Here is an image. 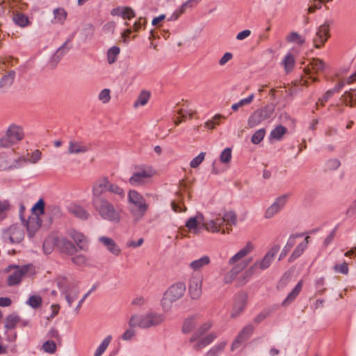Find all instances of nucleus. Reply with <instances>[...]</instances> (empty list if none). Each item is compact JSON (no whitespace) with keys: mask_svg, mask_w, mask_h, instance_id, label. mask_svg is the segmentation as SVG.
<instances>
[{"mask_svg":"<svg viewBox=\"0 0 356 356\" xmlns=\"http://www.w3.org/2000/svg\"><path fill=\"white\" fill-rule=\"evenodd\" d=\"M68 236L74 241L76 247L81 250L86 251L88 249L87 238L81 233L75 229H70Z\"/></svg>","mask_w":356,"mask_h":356,"instance_id":"a211bd4d","label":"nucleus"},{"mask_svg":"<svg viewBox=\"0 0 356 356\" xmlns=\"http://www.w3.org/2000/svg\"><path fill=\"white\" fill-rule=\"evenodd\" d=\"M258 268V263H254L250 268H248L243 274V282L245 284L248 279L256 273L257 269Z\"/></svg>","mask_w":356,"mask_h":356,"instance_id":"13d9d810","label":"nucleus"},{"mask_svg":"<svg viewBox=\"0 0 356 356\" xmlns=\"http://www.w3.org/2000/svg\"><path fill=\"white\" fill-rule=\"evenodd\" d=\"M254 327L251 325H247L245 326L241 331L236 336L234 341L232 342L231 346V350L233 351L241 346L243 342L246 341L253 333Z\"/></svg>","mask_w":356,"mask_h":356,"instance_id":"2eb2a0df","label":"nucleus"},{"mask_svg":"<svg viewBox=\"0 0 356 356\" xmlns=\"http://www.w3.org/2000/svg\"><path fill=\"white\" fill-rule=\"evenodd\" d=\"M202 227L204 228V229L209 232H220V229H218V227L216 226V222H215L214 219L208 221H204V220L202 222Z\"/></svg>","mask_w":356,"mask_h":356,"instance_id":"c03bdc74","label":"nucleus"},{"mask_svg":"<svg viewBox=\"0 0 356 356\" xmlns=\"http://www.w3.org/2000/svg\"><path fill=\"white\" fill-rule=\"evenodd\" d=\"M99 241L107 248L110 252L114 255L118 256L120 254V248L118 247L115 241L111 238L101 236L99 238Z\"/></svg>","mask_w":356,"mask_h":356,"instance_id":"b1692460","label":"nucleus"},{"mask_svg":"<svg viewBox=\"0 0 356 356\" xmlns=\"http://www.w3.org/2000/svg\"><path fill=\"white\" fill-rule=\"evenodd\" d=\"M122 17L124 19H131L135 17V13L134 10L129 7L123 8V13Z\"/></svg>","mask_w":356,"mask_h":356,"instance_id":"774afa93","label":"nucleus"},{"mask_svg":"<svg viewBox=\"0 0 356 356\" xmlns=\"http://www.w3.org/2000/svg\"><path fill=\"white\" fill-rule=\"evenodd\" d=\"M15 77V71H10L7 74L4 75L0 81V88L7 89L13 83Z\"/></svg>","mask_w":356,"mask_h":356,"instance_id":"7c9ffc66","label":"nucleus"},{"mask_svg":"<svg viewBox=\"0 0 356 356\" xmlns=\"http://www.w3.org/2000/svg\"><path fill=\"white\" fill-rule=\"evenodd\" d=\"M45 203L42 198H40L32 207L33 214H38V216L44 214Z\"/></svg>","mask_w":356,"mask_h":356,"instance_id":"37998d69","label":"nucleus"},{"mask_svg":"<svg viewBox=\"0 0 356 356\" xmlns=\"http://www.w3.org/2000/svg\"><path fill=\"white\" fill-rule=\"evenodd\" d=\"M280 210L273 203L266 209L265 212L266 218H271Z\"/></svg>","mask_w":356,"mask_h":356,"instance_id":"0e129e2a","label":"nucleus"},{"mask_svg":"<svg viewBox=\"0 0 356 356\" xmlns=\"http://www.w3.org/2000/svg\"><path fill=\"white\" fill-rule=\"evenodd\" d=\"M57 285L61 291V293L65 296L69 307H71L79 293L77 285L68 283L67 278L64 277L58 279Z\"/></svg>","mask_w":356,"mask_h":356,"instance_id":"1a4fd4ad","label":"nucleus"},{"mask_svg":"<svg viewBox=\"0 0 356 356\" xmlns=\"http://www.w3.org/2000/svg\"><path fill=\"white\" fill-rule=\"evenodd\" d=\"M290 197V194H284L280 197H278L273 204L277 206V207L281 210L284 206L286 204L289 197Z\"/></svg>","mask_w":356,"mask_h":356,"instance_id":"864d4df0","label":"nucleus"},{"mask_svg":"<svg viewBox=\"0 0 356 356\" xmlns=\"http://www.w3.org/2000/svg\"><path fill=\"white\" fill-rule=\"evenodd\" d=\"M224 221L227 226L235 225L236 224V215L233 211H227L223 215Z\"/></svg>","mask_w":356,"mask_h":356,"instance_id":"a18cd8bd","label":"nucleus"},{"mask_svg":"<svg viewBox=\"0 0 356 356\" xmlns=\"http://www.w3.org/2000/svg\"><path fill=\"white\" fill-rule=\"evenodd\" d=\"M332 24V20L327 19L322 25L318 28L317 31L313 38L314 46L316 48L318 49L322 47L329 38L330 27Z\"/></svg>","mask_w":356,"mask_h":356,"instance_id":"9b49d317","label":"nucleus"},{"mask_svg":"<svg viewBox=\"0 0 356 356\" xmlns=\"http://www.w3.org/2000/svg\"><path fill=\"white\" fill-rule=\"evenodd\" d=\"M26 162L24 157L18 156L17 158H11L10 156L1 157L0 159V169L2 170L17 168L22 162Z\"/></svg>","mask_w":356,"mask_h":356,"instance_id":"6ab92c4d","label":"nucleus"},{"mask_svg":"<svg viewBox=\"0 0 356 356\" xmlns=\"http://www.w3.org/2000/svg\"><path fill=\"white\" fill-rule=\"evenodd\" d=\"M128 202L130 213L136 220L141 219L149 209V204L144 197L135 190L129 191Z\"/></svg>","mask_w":356,"mask_h":356,"instance_id":"7ed1b4c3","label":"nucleus"},{"mask_svg":"<svg viewBox=\"0 0 356 356\" xmlns=\"http://www.w3.org/2000/svg\"><path fill=\"white\" fill-rule=\"evenodd\" d=\"M53 13L55 22L63 24L67 15L66 10L63 8H58L54 9Z\"/></svg>","mask_w":356,"mask_h":356,"instance_id":"72a5a7b5","label":"nucleus"},{"mask_svg":"<svg viewBox=\"0 0 356 356\" xmlns=\"http://www.w3.org/2000/svg\"><path fill=\"white\" fill-rule=\"evenodd\" d=\"M72 261L76 266H82L87 262V258L83 254H78L72 258Z\"/></svg>","mask_w":356,"mask_h":356,"instance_id":"e2e57ef3","label":"nucleus"},{"mask_svg":"<svg viewBox=\"0 0 356 356\" xmlns=\"http://www.w3.org/2000/svg\"><path fill=\"white\" fill-rule=\"evenodd\" d=\"M42 349L45 353L54 354L56 351V344L53 341H47L43 343Z\"/></svg>","mask_w":356,"mask_h":356,"instance_id":"3c124183","label":"nucleus"},{"mask_svg":"<svg viewBox=\"0 0 356 356\" xmlns=\"http://www.w3.org/2000/svg\"><path fill=\"white\" fill-rule=\"evenodd\" d=\"M353 94L350 92H346L341 97L342 102L347 106L353 107Z\"/></svg>","mask_w":356,"mask_h":356,"instance_id":"6e6d98bb","label":"nucleus"},{"mask_svg":"<svg viewBox=\"0 0 356 356\" xmlns=\"http://www.w3.org/2000/svg\"><path fill=\"white\" fill-rule=\"evenodd\" d=\"M42 225V220L38 214H31L26 222L28 234L33 237Z\"/></svg>","mask_w":356,"mask_h":356,"instance_id":"f3484780","label":"nucleus"},{"mask_svg":"<svg viewBox=\"0 0 356 356\" xmlns=\"http://www.w3.org/2000/svg\"><path fill=\"white\" fill-rule=\"evenodd\" d=\"M248 296L244 293H240L236 297L233 310L231 314L232 318L238 316L245 309L247 303Z\"/></svg>","mask_w":356,"mask_h":356,"instance_id":"aec40b11","label":"nucleus"},{"mask_svg":"<svg viewBox=\"0 0 356 356\" xmlns=\"http://www.w3.org/2000/svg\"><path fill=\"white\" fill-rule=\"evenodd\" d=\"M282 64L286 72H291L295 64V59L291 54H288L284 58Z\"/></svg>","mask_w":356,"mask_h":356,"instance_id":"a19ab883","label":"nucleus"},{"mask_svg":"<svg viewBox=\"0 0 356 356\" xmlns=\"http://www.w3.org/2000/svg\"><path fill=\"white\" fill-rule=\"evenodd\" d=\"M186 291V285L182 282H178L171 285L164 293L161 300L163 310L168 311L174 302L181 299Z\"/></svg>","mask_w":356,"mask_h":356,"instance_id":"20e7f679","label":"nucleus"},{"mask_svg":"<svg viewBox=\"0 0 356 356\" xmlns=\"http://www.w3.org/2000/svg\"><path fill=\"white\" fill-rule=\"evenodd\" d=\"M286 40L289 42L296 43L298 44H302L305 42V39L296 32H291L287 36Z\"/></svg>","mask_w":356,"mask_h":356,"instance_id":"de8ad7c7","label":"nucleus"},{"mask_svg":"<svg viewBox=\"0 0 356 356\" xmlns=\"http://www.w3.org/2000/svg\"><path fill=\"white\" fill-rule=\"evenodd\" d=\"M275 106L273 104L255 110L248 119V128H253L259 125L263 121L268 119L273 114Z\"/></svg>","mask_w":356,"mask_h":356,"instance_id":"6e6552de","label":"nucleus"},{"mask_svg":"<svg viewBox=\"0 0 356 356\" xmlns=\"http://www.w3.org/2000/svg\"><path fill=\"white\" fill-rule=\"evenodd\" d=\"M249 262L242 261L237 264L234 268L230 270L225 276L224 281L225 283L232 282L237 276V275L243 270L248 265Z\"/></svg>","mask_w":356,"mask_h":356,"instance_id":"5701e85b","label":"nucleus"},{"mask_svg":"<svg viewBox=\"0 0 356 356\" xmlns=\"http://www.w3.org/2000/svg\"><path fill=\"white\" fill-rule=\"evenodd\" d=\"M27 303L34 309H37L42 305V298L39 296H31L28 301Z\"/></svg>","mask_w":356,"mask_h":356,"instance_id":"603ef678","label":"nucleus"},{"mask_svg":"<svg viewBox=\"0 0 356 356\" xmlns=\"http://www.w3.org/2000/svg\"><path fill=\"white\" fill-rule=\"evenodd\" d=\"M111 339L112 337L111 335L107 336L95 350L94 356H102L108 348Z\"/></svg>","mask_w":356,"mask_h":356,"instance_id":"4c0bfd02","label":"nucleus"},{"mask_svg":"<svg viewBox=\"0 0 356 356\" xmlns=\"http://www.w3.org/2000/svg\"><path fill=\"white\" fill-rule=\"evenodd\" d=\"M70 49L67 46V42H65L54 54L53 60L58 62L60 58Z\"/></svg>","mask_w":356,"mask_h":356,"instance_id":"09e8293b","label":"nucleus"},{"mask_svg":"<svg viewBox=\"0 0 356 356\" xmlns=\"http://www.w3.org/2000/svg\"><path fill=\"white\" fill-rule=\"evenodd\" d=\"M211 262L210 257L207 255H204L201 258L193 261L190 264V267L193 270H199L204 268V266L209 265Z\"/></svg>","mask_w":356,"mask_h":356,"instance_id":"c85d7f7f","label":"nucleus"},{"mask_svg":"<svg viewBox=\"0 0 356 356\" xmlns=\"http://www.w3.org/2000/svg\"><path fill=\"white\" fill-rule=\"evenodd\" d=\"M156 175V170L150 165H141L135 167V172L129 179V183L135 186H144Z\"/></svg>","mask_w":356,"mask_h":356,"instance_id":"0eeeda50","label":"nucleus"},{"mask_svg":"<svg viewBox=\"0 0 356 356\" xmlns=\"http://www.w3.org/2000/svg\"><path fill=\"white\" fill-rule=\"evenodd\" d=\"M165 317L163 314L156 312H148L140 317L133 316L131 317L129 325L130 327L138 325L141 328H149L163 323Z\"/></svg>","mask_w":356,"mask_h":356,"instance_id":"39448f33","label":"nucleus"},{"mask_svg":"<svg viewBox=\"0 0 356 356\" xmlns=\"http://www.w3.org/2000/svg\"><path fill=\"white\" fill-rule=\"evenodd\" d=\"M149 97L150 92L146 90H143L134 102V106L136 108L139 106H145L149 101Z\"/></svg>","mask_w":356,"mask_h":356,"instance_id":"f704fd0d","label":"nucleus"},{"mask_svg":"<svg viewBox=\"0 0 356 356\" xmlns=\"http://www.w3.org/2000/svg\"><path fill=\"white\" fill-rule=\"evenodd\" d=\"M302 281L300 280L296 286L294 287V289L291 291V293L287 296V297L285 298V300L282 302V305L286 306L289 305L291 302H292L298 296L300 292L302 290Z\"/></svg>","mask_w":356,"mask_h":356,"instance_id":"c756f323","label":"nucleus"},{"mask_svg":"<svg viewBox=\"0 0 356 356\" xmlns=\"http://www.w3.org/2000/svg\"><path fill=\"white\" fill-rule=\"evenodd\" d=\"M120 48L116 46H113L108 50L107 60L109 64H113L115 62L117 57L120 54Z\"/></svg>","mask_w":356,"mask_h":356,"instance_id":"ea45409f","label":"nucleus"},{"mask_svg":"<svg viewBox=\"0 0 356 356\" xmlns=\"http://www.w3.org/2000/svg\"><path fill=\"white\" fill-rule=\"evenodd\" d=\"M111 91L109 89L102 90L98 96L99 99L104 104L108 103L111 99Z\"/></svg>","mask_w":356,"mask_h":356,"instance_id":"680f3d73","label":"nucleus"},{"mask_svg":"<svg viewBox=\"0 0 356 356\" xmlns=\"http://www.w3.org/2000/svg\"><path fill=\"white\" fill-rule=\"evenodd\" d=\"M108 179L106 177L97 179L92 187V199L91 200L105 198L103 194L108 191Z\"/></svg>","mask_w":356,"mask_h":356,"instance_id":"ddd939ff","label":"nucleus"},{"mask_svg":"<svg viewBox=\"0 0 356 356\" xmlns=\"http://www.w3.org/2000/svg\"><path fill=\"white\" fill-rule=\"evenodd\" d=\"M91 204L95 211L102 219L115 223L120 221V212L116 209L114 204L106 197L91 200Z\"/></svg>","mask_w":356,"mask_h":356,"instance_id":"f257e3e1","label":"nucleus"},{"mask_svg":"<svg viewBox=\"0 0 356 356\" xmlns=\"http://www.w3.org/2000/svg\"><path fill=\"white\" fill-rule=\"evenodd\" d=\"M258 268V263H254L250 268H248L243 274V282L245 284L248 279L256 273L257 269Z\"/></svg>","mask_w":356,"mask_h":356,"instance_id":"bf43d9fd","label":"nucleus"},{"mask_svg":"<svg viewBox=\"0 0 356 356\" xmlns=\"http://www.w3.org/2000/svg\"><path fill=\"white\" fill-rule=\"evenodd\" d=\"M227 346L226 341H222L218 344L211 348L209 351L207 352L205 356H218L222 353L225 348Z\"/></svg>","mask_w":356,"mask_h":356,"instance_id":"473e14b6","label":"nucleus"},{"mask_svg":"<svg viewBox=\"0 0 356 356\" xmlns=\"http://www.w3.org/2000/svg\"><path fill=\"white\" fill-rule=\"evenodd\" d=\"M58 247L61 252L68 255H73L77 252L78 248L72 242L66 238H61L58 241Z\"/></svg>","mask_w":356,"mask_h":356,"instance_id":"a878e982","label":"nucleus"},{"mask_svg":"<svg viewBox=\"0 0 356 356\" xmlns=\"http://www.w3.org/2000/svg\"><path fill=\"white\" fill-rule=\"evenodd\" d=\"M13 21L17 25L21 27H26L29 24L28 17L22 13H17L15 15H14Z\"/></svg>","mask_w":356,"mask_h":356,"instance_id":"c9c22d12","label":"nucleus"},{"mask_svg":"<svg viewBox=\"0 0 356 356\" xmlns=\"http://www.w3.org/2000/svg\"><path fill=\"white\" fill-rule=\"evenodd\" d=\"M222 118V116L219 114L216 115L213 120H209L205 122V127L209 129H213L215 128V126L218 124V120Z\"/></svg>","mask_w":356,"mask_h":356,"instance_id":"69168bd1","label":"nucleus"},{"mask_svg":"<svg viewBox=\"0 0 356 356\" xmlns=\"http://www.w3.org/2000/svg\"><path fill=\"white\" fill-rule=\"evenodd\" d=\"M220 161L224 163H229L232 159V149L229 147L225 148L220 154Z\"/></svg>","mask_w":356,"mask_h":356,"instance_id":"052dcab7","label":"nucleus"},{"mask_svg":"<svg viewBox=\"0 0 356 356\" xmlns=\"http://www.w3.org/2000/svg\"><path fill=\"white\" fill-rule=\"evenodd\" d=\"M325 67V63L319 58H314L309 63L307 67L305 69L306 75H309L313 82L318 81L317 77H313L312 74H317L322 72Z\"/></svg>","mask_w":356,"mask_h":356,"instance_id":"4468645a","label":"nucleus"},{"mask_svg":"<svg viewBox=\"0 0 356 356\" xmlns=\"http://www.w3.org/2000/svg\"><path fill=\"white\" fill-rule=\"evenodd\" d=\"M69 212L74 216L81 219L87 220L90 218V213L82 206L79 204H73L69 207Z\"/></svg>","mask_w":356,"mask_h":356,"instance_id":"393cba45","label":"nucleus"},{"mask_svg":"<svg viewBox=\"0 0 356 356\" xmlns=\"http://www.w3.org/2000/svg\"><path fill=\"white\" fill-rule=\"evenodd\" d=\"M90 149V145L75 140L69 142L67 153L69 154H84Z\"/></svg>","mask_w":356,"mask_h":356,"instance_id":"412c9836","label":"nucleus"},{"mask_svg":"<svg viewBox=\"0 0 356 356\" xmlns=\"http://www.w3.org/2000/svg\"><path fill=\"white\" fill-rule=\"evenodd\" d=\"M204 216L202 214H197L195 217L190 218L186 222V227L194 234H200L202 230V222Z\"/></svg>","mask_w":356,"mask_h":356,"instance_id":"dca6fc26","label":"nucleus"},{"mask_svg":"<svg viewBox=\"0 0 356 356\" xmlns=\"http://www.w3.org/2000/svg\"><path fill=\"white\" fill-rule=\"evenodd\" d=\"M29 266H9L6 269V272H10L7 278V284L10 286L17 285L22 281V277L28 272Z\"/></svg>","mask_w":356,"mask_h":356,"instance_id":"9d476101","label":"nucleus"},{"mask_svg":"<svg viewBox=\"0 0 356 356\" xmlns=\"http://www.w3.org/2000/svg\"><path fill=\"white\" fill-rule=\"evenodd\" d=\"M108 191L111 193L119 195L120 197L123 198L124 197V191L123 188L120 187L119 186L110 182L108 180Z\"/></svg>","mask_w":356,"mask_h":356,"instance_id":"49530a36","label":"nucleus"},{"mask_svg":"<svg viewBox=\"0 0 356 356\" xmlns=\"http://www.w3.org/2000/svg\"><path fill=\"white\" fill-rule=\"evenodd\" d=\"M9 240L13 243H17L24 238L23 231L17 227H11L8 230Z\"/></svg>","mask_w":356,"mask_h":356,"instance_id":"cd10ccee","label":"nucleus"},{"mask_svg":"<svg viewBox=\"0 0 356 356\" xmlns=\"http://www.w3.org/2000/svg\"><path fill=\"white\" fill-rule=\"evenodd\" d=\"M211 327L212 323L211 321H207L202 323L192 334L189 339V341L191 343H195L193 345V349L195 350L199 351L203 349L211 343L217 337L215 332H211L203 337V335L209 331Z\"/></svg>","mask_w":356,"mask_h":356,"instance_id":"f03ea898","label":"nucleus"},{"mask_svg":"<svg viewBox=\"0 0 356 356\" xmlns=\"http://www.w3.org/2000/svg\"><path fill=\"white\" fill-rule=\"evenodd\" d=\"M286 127L279 125L271 131L270 136L271 138L279 140L282 139V136L286 133Z\"/></svg>","mask_w":356,"mask_h":356,"instance_id":"58836bf2","label":"nucleus"},{"mask_svg":"<svg viewBox=\"0 0 356 356\" xmlns=\"http://www.w3.org/2000/svg\"><path fill=\"white\" fill-rule=\"evenodd\" d=\"M198 323V317L192 316L186 318L182 325V332L184 334L190 333Z\"/></svg>","mask_w":356,"mask_h":356,"instance_id":"bb28decb","label":"nucleus"},{"mask_svg":"<svg viewBox=\"0 0 356 356\" xmlns=\"http://www.w3.org/2000/svg\"><path fill=\"white\" fill-rule=\"evenodd\" d=\"M253 250V245L250 242H248L245 247H243L239 252H238V256L242 259L250 253Z\"/></svg>","mask_w":356,"mask_h":356,"instance_id":"338daca9","label":"nucleus"},{"mask_svg":"<svg viewBox=\"0 0 356 356\" xmlns=\"http://www.w3.org/2000/svg\"><path fill=\"white\" fill-rule=\"evenodd\" d=\"M24 138V133L22 127L11 124L0 138V147L9 148L22 141Z\"/></svg>","mask_w":356,"mask_h":356,"instance_id":"423d86ee","label":"nucleus"},{"mask_svg":"<svg viewBox=\"0 0 356 356\" xmlns=\"http://www.w3.org/2000/svg\"><path fill=\"white\" fill-rule=\"evenodd\" d=\"M306 250L305 244H299L295 250L293 251L292 254L289 257V262L291 263L295 261L296 259L300 257Z\"/></svg>","mask_w":356,"mask_h":356,"instance_id":"79ce46f5","label":"nucleus"},{"mask_svg":"<svg viewBox=\"0 0 356 356\" xmlns=\"http://www.w3.org/2000/svg\"><path fill=\"white\" fill-rule=\"evenodd\" d=\"M20 318L15 314H11L6 316L5 319V328L6 330H13L17 324L19 323Z\"/></svg>","mask_w":356,"mask_h":356,"instance_id":"2f4dec72","label":"nucleus"},{"mask_svg":"<svg viewBox=\"0 0 356 356\" xmlns=\"http://www.w3.org/2000/svg\"><path fill=\"white\" fill-rule=\"evenodd\" d=\"M280 250V246L278 245H274L264 256V257L259 261H257L256 263H258V268L261 270H265L268 268L273 259L275 254L278 252Z\"/></svg>","mask_w":356,"mask_h":356,"instance_id":"4be33fe9","label":"nucleus"},{"mask_svg":"<svg viewBox=\"0 0 356 356\" xmlns=\"http://www.w3.org/2000/svg\"><path fill=\"white\" fill-rule=\"evenodd\" d=\"M333 270L335 273L347 275L349 271L348 265L346 261H343L341 264H336L333 267Z\"/></svg>","mask_w":356,"mask_h":356,"instance_id":"5fc2aeb1","label":"nucleus"},{"mask_svg":"<svg viewBox=\"0 0 356 356\" xmlns=\"http://www.w3.org/2000/svg\"><path fill=\"white\" fill-rule=\"evenodd\" d=\"M197 3V0H188L186 2H185L184 4H182V6H181L180 8V10L179 11H176L175 12L171 17H170V19L171 20H176L178 19V17H179V15L182 13H184L186 10V8L187 7H192L194 6V4H196Z\"/></svg>","mask_w":356,"mask_h":356,"instance_id":"e433bc0d","label":"nucleus"},{"mask_svg":"<svg viewBox=\"0 0 356 356\" xmlns=\"http://www.w3.org/2000/svg\"><path fill=\"white\" fill-rule=\"evenodd\" d=\"M266 134V131L264 129H261L257 130L254 134L252 135L251 138V142L253 144H259L264 138Z\"/></svg>","mask_w":356,"mask_h":356,"instance_id":"8fccbe9b","label":"nucleus"},{"mask_svg":"<svg viewBox=\"0 0 356 356\" xmlns=\"http://www.w3.org/2000/svg\"><path fill=\"white\" fill-rule=\"evenodd\" d=\"M205 152H201L196 157H195L190 163V166L192 168H197L204 161L205 157Z\"/></svg>","mask_w":356,"mask_h":356,"instance_id":"4d7b16f0","label":"nucleus"},{"mask_svg":"<svg viewBox=\"0 0 356 356\" xmlns=\"http://www.w3.org/2000/svg\"><path fill=\"white\" fill-rule=\"evenodd\" d=\"M203 277L200 274L191 276L188 283V293L193 300H198L202 294Z\"/></svg>","mask_w":356,"mask_h":356,"instance_id":"f8f14e48","label":"nucleus"}]
</instances>
